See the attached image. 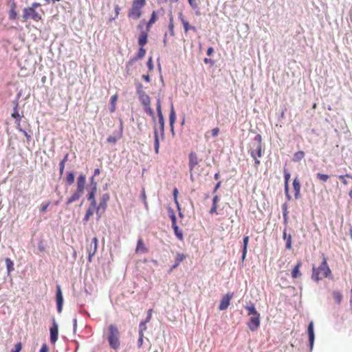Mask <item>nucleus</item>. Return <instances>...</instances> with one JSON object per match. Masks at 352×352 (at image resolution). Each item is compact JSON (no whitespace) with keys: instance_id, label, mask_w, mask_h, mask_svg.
<instances>
[{"instance_id":"1","label":"nucleus","mask_w":352,"mask_h":352,"mask_svg":"<svg viewBox=\"0 0 352 352\" xmlns=\"http://www.w3.org/2000/svg\"><path fill=\"white\" fill-rule=\"evenodd\" d=\"M331 274V271L328 266L327 259L324 254H322V262L318 267H312L311 278L314 280L318 281L324 278L329 277Z\"/></svg>"},{"instance_id":"2","label":"nucleus","mask_w":352,"mask_h":352,"mask_svg":"<svg viewBox=\"0 0 352 352\" xmlns=\"http://www.w3.org/2000/svg\"><path fill=\"white\" fill-rule=\"evenodd\" d=\"M41 6V3L34 2L32 3L31 6L25 8L23 10V21H28V20H33L34 21H39L42 19L41 14H40L36 8Z\"/></svg>"},{"instance_id":"3","label":"nucleus","mask_w":352,"mask_h":352,"mask_svg":"<svg viewBox=\"0 0 352 352\" xmlns=\"http://www.w3.org/2000/svg\"><path fill=\"white\" fill-rule=\"evenodd\" d=\"M108 341L111 348L116 350L120 346V332L115 324H110L108 328Z\"/></svg>"},{"instance_id":"4","label":"nucleus","mask_w":352,"mask_h":352,"mask_svg":"<svg viewBox=\"0 0 352 352\" xmlns=\"http://www.w3.org/2000/svg\"><path fill=\"white\" fill-rule=\"evenodd\" d=\"M254 140L256 142V148L253 149L251 148L249 151L250 155L254 160V166L256 168L258 167L261 164L260 160L257 157H261L263 155V145H262V137L260 134H257Z\"/></svg>"},{"instance_id":"5","label":"nucleus","mask_w":352,"mask_h":352,"mask_svg":"<svg viewBox=\"0 0 352 352\" xmlns=\"http://www.w3.org/2000/svg\"><path fill=\"white\" fill-rule=\"evenodd\" d=\"M146 5V0H133L131 8L129 10L128 16L138 19L142 16V9Z\"/></svg>"},{"instance_id":"6","label":"nucleus","mask_w":352,"mask_h":352,"mask_svg":"<svg viewBox=\"0 0 352 352\" xmlns=\"http://www.w3.org/2000/svg\"><path fill=\"white\" fill-rule=\"evenodd\" d=\"M188 166H189V171H190V180L192 182H194V176L193 174L196 173L198 170V167L199 162L201 161L199 158L198 155L194 152L191 151L188 155Z\"/></svg>"},{"instance_id":"7","label":"nucleus","mask_w":352,"mask_h":352,"mask_svg":"<svg viewBox=\"0 0 352 352\" xmlns=\"http://www.w3.org/2000/svg\"><path fill=\"white\" fill-rule=\"evenodd\" d=\"M98 250V239L94 237L90 245L87 247L88 261L91 262L92 257L96 254Z\"/></svg>"},{"instance_id":"8","label":"nucleus","mask_w":352,"mask_h":352,"mask_svg":"<svg viewBox=\"0 0 352 352\" xmlns=\"http://www.w3.org/2000/svg\"><path fill=\"white\" fill-rule=\"evenodd\" d=\"M260 323V314H257L250 318L248 326L252 331H254L259 327Z\"/></svg>"},{"instance_id":"9","label":"nucleus","mask_w":352,"mask_h":352,"mask_svg":"<svg viewBox=\"0 0 352 352\" xmlns=\"http://www.w3.org/2000/svg\"><path fill=\"white\" fill-rule=\"evenodd\" d=\"M50 342L52 344H55L58 340V326L55 320H53L52 327H50Z\"/></svg>"},{"instance_id":"10","label":"nucleus","mask_w":352,"mask_h":352,"mask_svg":"<svg viewBox=\"0 0 352 352\" xmlns=\"http://www.w3.org/2000/svg\"><path fill=\"white\" fill-rule=\"evenodd\" d=\"M232 298V294L228 293L221 300L219 309L221 311L226 310L230 305V302Z\"/></svg>"},{"instance_id":"11","label":"nucleus","mask_w":352,"mask_h":352,"mask_svg":"<svg viewBox=\"0 0 352 352\" xmlns=\"http://www.w3.org/2000/svg\"><path fill=\"white\" fill-rule=\"evenodd\" d=\"M284 178H285V196L287 199L288 201H290L292 199V196L290 195V194L289 193V179H290V174L289 173L287 170V169H284Z\"/></svg>"},{"instance_id":"12","label":"nucleus","mask_w":352,"mask_h":352,"mask_svg":"<svg viewBox=\"0 0 352 352\" xmlns=\"http://www.w3.org/2000/svg\"><path fill=\"white\" fill-rule=\"evenodd\" d=\"M179 18L183 24L184 32L186 34L188 33L190 30H192L195 32H197L196 28L189 24V23L184 19V16H183L182 12L179 13Z\"/></svg>"},{"instance_id":"13","label":"nucleus","mask_w":352,"mask_h":352,"mask_svg":"<svg viewBox=\"0 0 352 352\" xmlns=\"http://www.w3.org/2000/svg\"><path fill=\"white\" fill-rule=\"evenodd\" d=\"M146 54V50L144 47H140L137 54V57L131 58L126 63V67L132 66L137 59H142Z\"/></svg>"},{"instance_id":"14","label":"nucleus","mask_w":352,"mask_h":352,"mask_svg":"<svg viewBox=\"0 0 352 352\" xmlns=\"http://www.w3.org/2000/svg\"><path fill=\"white\" fill-rule=\"evenodd\" d=\"M84 192L79 191L78 190H76L75 192L72 193V195L67 198L66 201V205H69L72 204L73 202L77 201L79 200V199L82 196Z\"/></svg>"},{"instance_id":"15","label":"nucleus","mask_w":352,"mask_h":352,"mask_svg":"<svg viewBox=\"0 0 352 352\" xmlns=\"http://www.w3.org/2000/svg\"><path fill=\"white\" fill-rule=\"evenodd\" d=\"M56 297V302H57V310L59 313H60L62 311L63 298L60 287L59 285L57 286Z\"/></svg>"},{"instance_id":"16","label":"nucleus","mask_w":352,"mask_h":352,"mask_svg":"<svg viewBox=\"0 0 352 352\" xmlns=\"http://www.w3.org/2000/svg\"><path fill=\"white\" fill-rule=\"evenodd\" d=\"M86 184V176L80 174L77 179L76 190L84 192Z\"/></svg>"},{"instance_id":"17","label":"nucleus","mask_w":352,"mask_h":352,"mask_svg":"<svg viewBox=\"0 0 352 352\" xmlns=\"http://www.w3.org/2000/svg\"><path fill=\"white\" fill-rule=\"evenodd\" d=\"M292 185H293V188H294V197L296 199H298L300 197V188H301L300 182L299 179H298V177H296L294 179Z\"/></svg>"},{"instance_id":"18","label":"nucleus","mask_w":352,"mask_h":352,"mask_svg":"<svg viewBox=\"0 0 352 352\" xmlns=\"http://www.w3.org/2000/svg\"><path fill=\"white\" fill-rule=\"evenodd\" d=\"M307 333L309 336V341L310 344V348L312 349L314 342V322L311 321L309 322L307 328Z\"/></svg>"},{"instance_id":"19","label":"nucleus","mask_w":352,"mask_h":352,"mask_svg":"<svg viewBox=\"0 0 352 352\" xmlns=\"http://www.w3.org/2000/svg\"><path fill=\"white\" fill-rule=\"evenodd\" d=\"M186 258V255L183 253L177 252L175 256V264L170 268L169 272H172L173 269L177 267L179 264Z\"/></svg>"},{"instance_id":"20","label":"nucleus","mask_w":352,"mask_h":352,"mask_svg":"<svg viewBox=\"0 0 352 352\" xmlns=\"http://www.w3.org/2000/svg\"><path fill=\"white\" fill-rule=\"evenodd\" d=\"M97 191V183H94V186H93L91 190L89 192L88 195V199L91 201L90 206L93 207H96V201L95 199V195Z\"/></svg>"},{"instance_id":"21","label":"nucleus","mask_w":352,"mask_h":352,"mask_svg":"<svg viewBox=\"0 0 352 352\" xmlns=\"http://www.w3.org/2000/svg\"><path fill=\"white\" fill-rule=\"evenodd\" d=\"M148 250L144 245V243L143 241V239L142 238H140L138 240L137 246L135 248V252L136 253H146L148 252Z\"/></svg>"},{"instance_id":"22","label":"nucleus","mask_w":352,"mask_h":352,"mask_svg":"<svg viewBox=\"0 0 352 352\" xmlns=\"http://www.w3.org/2000/svg\"><path fill=\"white\" fill-rule=\"evenodd\" d=\"M148 32L147 30L146 31H142L139 37H138V45L140 47H144L148 42Z\"/></svg>"},{"instance_id":"23","label":"nucleus","mask_w":352,"mask_h":352,"mask_svg":"<svg viewBox=\"0 0 352 352\" xmlns=\"http://www.w3.org/2000/svg\"><path fill=\"white\" fill-rule=\"evenodd\" d=\"M302 266V261H298L296 265L294 267V269L292 271V277L293 278H297L298 277H300L302 274L300 272V268Z\"/></svg>"},{"instance_id":"24","label":"nucleus","mask_w":352,"mask_h":352,"mask_svg":"<svg viewBox=\"0 0 352 352\" xmlns=\"http://www.w3.org/2000/svg\"><path fill=\"white\" fill-rule=\"evenodd\" d=\"M219 201V197L218 195H215L212 199V206L209 211L210 214H217V210L218 207V202Z\"/></svg>"},{"instance_id":"25","label":"nucleus","mask_w":352,"mask_h":352,"mask_svg":"<svg viewBox=\"0 0 352 352\" xmlns=\"http://www.w3.org/2000/svg\"><path fill=\"white\" fill-rule=\"evenodd\" d=\"M109 199V195L108 194H104L102 197V200L98 207H96L97 212L102 208L104 210L107 206V202Z\"/></svg>"},{"instance_id":"26","label":"nucleus","mask_w":352,"mask_h":352,"mask_svg":"<svg viewBox=\"0 0 352 352\" xmlns=\"http://www.w3.org/2000/svg\"><path fill=\"white\" fill-rule=\"evenodd\" d=\"M249 242V236H245L243 239V251H242V260L244 261L247 254L248 245Z\"/></svg>"},{"instance_id":"27","label":"nucleus","mask_w":352,"mask_h":352,"mask_svg":"<svg viewBox=\"0 0 352 352\" xmlns=\"http://www.w3.org/2000/svg\"><path fill=\"white\" fill-rule=\"evenodd\" d=\"M118 98V96L117 94H114L113 96H112L111 97V99H110L111 107L109 109L111 113H113L116 109V102H117Z\"/></svg>"},{"instance_id":"28","label":"nucleus","mask_w":352,"mask_h":352,"mask_svg":"<svg viewBox=\"0 0 352 352\" xmlns=\"http://www.w3.org/2000/svg\"><path fill=\"white\" fill-rule=\"evenodd\" d=\"M140 101L143 106H148L151 104V98L150 97L146 94L145 93H142L140 96Z\"/></svg>"},{"instance_id":"29","label":"nucleus","mask_w":352,"mask_h":352,"mask_svg":"<svg viewBox=\"0 0 352 352\" xmlns=\"http://www.w3.org/2000/svg\"><path fill=\"white\" fill-rule=\"evenodd\" d=\"M157 19V17L156 12L153 11L151 14L149 21L147 23V25H146L147 32L150 31V28H151V25L156 22Z\"/></svg>"},{"instance_id":"30","label":"nucleus","mask_w":352,"mask_h":352,"mask_svg":"<svg viewBox=\"0 0 352 352\" xmlns=\"http://www.w3.org/2000/svg\"><path fill=\"white\" fill-rule=\"evenodd\" d=\"M154 139H155V141H154L155 152V153L158 154L159 150H160V140H159L158 132L157 131V130H155V131H154Z\"/></svg>"},{"instance_id":"31","label":"nucleus","mask_w":352,"mask_h":352,"mask_svg":"<svg viewBox=\"0 0 352 352\" xmlns=\"http://www.w3.org/2000/svg\"><path fill=\"white\" fill-rule=\"evenodd\" d=\"M283 239L286 240V248L290 250L292 248V236L291 234H287L286 230L283 232Z\"/></svg>"},{"instance_id":"32","label":"nucleus","mask_w":352,"mask_h":352,"mask_svg":"<svg viewBox=\"0 0 352 352\" xmlns=\"http://www.w3.org/2000/svg\"><path fill=\"white\" fill-rule=\"evenodd\" d=\"M305 157V153L302 151H299L294 154L292 160L294 162H300Z\"/></svg>"},{"instance_id":"33","label":"nucleus","mask_w":352,"mask_h":352,"mask_svg":"<svg viewBox=\"0 0 352 352\" xmlns=\"http://www.w3.org/2000/svg\"><path fill=\"white\" fill-rule=\"evenodd\" d=\"M96 208V207H93L91 206H89V208L86 211V214L84 217L83 220L85 221H87L90 217L93 215L94 210Z\"/></svg>"},{"instance_id":"34","label":"nucleus","mask_w":352,"mask_h":352,"mask_svg":"<svg viewBox=\"0 0 352 352\" xmlns=\"http://www.w3.org/2000/svg\"><path fill=\"white\" fill-rule=\"evenodd\" d=\"M122 127L121 126V131L119 133L118 137H116V136H112V135H110L107 138V142L109 143H111V144H116L117 142V141L121 138L122 137Z\"/></svg>"},{"instance_id":"35","label":"nucleus","mask_w":352,"mask_h":352,"mask_svg":"<svg viewBox=\"0 0 352 352\" xmlns=\"http://www.w3.org/2000/svg\"><path fill=\"white\" fill-rule=\"evenodd\" d=\"M169 120H170V125L173 128V124H174V123H175V122L176 120V115H175V110H174V108H173V105L171 107V110H170V112Z\"/></svg>"},{"instance_id":"36","label":"nucleus","mask_w":352,"mask_h":352,"mask_svg":"<svg viewBox=\"0 0 352 352\" xmlns=\"http://www.w3.org/2000/svg\"><path fill=\"white\" fill-rule=\"evenodd\" d=\"M172 228L174 230L175 234L177 236V238L180 241H183V234L182 230L179 229V227L177 226H174Z\"/></svg>"},{"instance_id":"37","label":"nucleus","mask_w":352,"mask_h":352,"mask_svg":"<svg viewBox=\"0 0 352 352\" xmlns=\"http://www.w3.org/2000/svg\"><path fill=\"white\" fill-rule=\"evenodd\" d=\"M245 309L248 311V314L249 316H256L257 314H260L255 309L254 305L246 306Z\"/></svg>"},{"instance_id":"38","label":"nucleus","mask_w":352,"mask_h":352,"mask_svg":"<svg viewBox=\"0 0 352 352\" xmlns=\"http://www.w3.org/2000/svg\"><path fill=\"white\" fill-rule=\"evenodd\" d=\"M333 297L337 304H340L341 302L342 295L340 292H333Z\"/></svg>"},{"instance_id":"39","label":"nucleus","mask_w":352,"mask_h":352,"mask_svg":"<svg viewBox=\"0 0 352 352\" xmlns=\"http://www.w3.org/2000/svg\"><path fill=\"white\" fill-rule=\"evenodd\" d=\"M158 120H159V124H160V129L162 135H164V120L163 115H158Z\"/></svg>"},{"instance_id":"40","label":"nucleus","mask_w":352,"mask_h":352,"mask_svg":"<svg viewBox=\"0 0 352 352\" xmlns=\"http://www.w3.org/2000/svg\"><path fill=\"white\" fill-rule=\"evenodd\" d=\"M6 264L8 272H11L14 270V263L9 258L6 259Z\"/></svg>"},{"instance_id":"41","label":"nucleus","mask_w":352,"mask_h":352,"mask_svg":"<svg viewBox=\"0 0 352 352\" xmlns=\"http://www.w3.org/2000/svg\"><path fill=\"white\" fill-rule=\"evenodd\" d=\"M145 320L144 322H141L139 325V336H144V331L146 330V324Z\"/></svg>"},{"instance_id":"42","label":"nucleus","mask_w":352,"mask_h":352,"mask_svg":"<svg viewBox=\"0 0 352 352\" xmlns=\"http://www.w3.org/2000/svg\"><path fill=\"white\" fill-rule=\"evenodd\" d=\"M316 177L321 182H326L329 179V175L323 173H317Z\"/></svg>"},{"instance_id":"43","label":"nucleus","mask_w":352,"mask_h":352,"mask_svg":"<svg viewBox=\"0 0 352 352\" xmlns=\"http://www.w3.org/2000/svg\"><path fill=\"white\" fill-rule=\"evenodd\" d=\"M74 175L73 173L69 172L67 174L66 182L68 184L71 185L74 182Z\"/></svg>"},{"instance_id":"44","label":"nucleus","mask_w":352,"mask_h":352,"mask_svg":"<svg viewBox=\"0 0 352 352\" xmlns=\"http://www.w3.org/2000/svg\"><path fill=\"white\" fill-rule=\"evenodd\" d=\"M168 29L171 36H175L173 17L170 16L168 24Z\"/></svg>"},{"instance_id":"45","label":"nucleus","mask_w":352,"mask_h":352,"mask_svg":"<svg viewBox=\"0 0 352 352\" xmlns=\"http://www.w3.org/2000/svg\"><path fill=\"white\" fill-rule=\"evenodd\" d=\"M17 13L15 11L14 8H12L9 12V19L11 20H14L16 18Z\"/></svg>"},{"instance_id":"46","label":"nucleus","mask_w":352,"mask_h":352,"mask_svg":"<svg viewBox=\"0 0 352 352\" xmlns=\"http://www.w3.org/2000/svg\"><path fill=\"white\" fill-rule=\"evenodd\" d=\"M22 349V344L21 342H19L15 344L14 349H12L10 352H20Z\"/></svg>"},{"instance_id":"47","label":"nucleus","mask_w":352,"mask_h":352,"mask_svg":"<svg viewBox=\"0 0 352 352\" xmlns=\"http://www.w3.org/2000/svg\"><path fill=\"white\" fill-rule=\"evenodd\" d=\"M144 110L150 116H153V111L151 108V104H148V106H144Z\"/></svg>"},{"instance_id":"48","label":"nucleus","mask_w":352,"mask_h":352,"mask_svg":"<svg viewBox=\"0 0 352 352\" xmlns=\"http://www.w3.org/2000/svg\"><path fill=\"white\" fill-rule=\"evenodd\" d=\"M157 115L162 114V109H161V102H160V99H158L157 102Z\"/></svg>"},{"instance_id":"49","label":"nucleus","mask_w":352,"mask_h":352,"mask_svg":"<svg viewBox=\"0 0 352 352\" xmlns=\"http://www.w3.org/2000/svg\"><path fill=\"white\" fill-rule=\"evenodd\" d=\"M346 177V174L345 175H339L338 176V178L342 181V184L344 185V186H346L348 184V182L346 181V179H345Z\"/></svg>"},{"instance_id":"50","label":"nucleus","mask_w":352,"mask_h":352,"mask_svg":"<svg viewBox=\"0 0 352 352\" xmlns=\"http://www.w3.org/2000/svg\"><path fill=\"white\" fill-rule=\"evenodd\" d=\"M152 312H153L152 309L148 310V311H147V317L145 319V322H150V320L151 319V317H152Z\"/></svg>"},{"instance_id":"51","label":"nucleus","mask_w":352,"mask_h":352,"mask_svg":"<svg viewBox=\"0 0 352 352\" xmlns=\"http://www.w3.org/2000/svg\"><path fill=\"white\" fill-rule=\"evenodd\" d=\"M20 131L23 133L24 136L26 138V140L28 142H30L31 140V135L25 130L20 129Z\"/></svg>"},{"instance_id":"52","label":"nucleus","mask_w":352,"mask_h":352,"mask_svg":"<svg viewBox=\"0 0 352 352\" xmlns=\"http://www.w3.org/2000/svg\"><path fill=\"white\" fill-rule=\"evenodd\" d=\"M219 133V129L218 127L214 128L211 131V133L213 137L217 136Z\"/></svg>"},{"instance_id":"53","label":"nucleus","mask_w":352,"mask_h":352,"mask_svg":"<svg viewBox=\"0 0 352 352\" xmlns=\"http://www.w3.org/2000/svg\"><path fill=\"white\" fill-rule=\"evenodd\" d=\"M50 206V202L46 204H43L41 208V212H44L47 210L48 206Z\"/></svg>"},{"instance_id":"54","label":"nucleus","mask_w":352,"mask_h":352,"mask_svg":"<svg viewBox=\"0 0 352 352\" xmlns=\"http://www.w3.org/2000/svg\"><path fill=\"white\" fill-rule=\"evenodd\" d=\"M172 227L174 226H177V219L174 213H173L170 216Z\"/></svg>"},{"instance_id":"55","label":"nucleus","mask_w":352,"mask_h":352,"mask_svg":"<svg viewBox=\"0 0 352 352\" xmlns=\"http://www.w3.org/2000/svg\"><path fill=\"white\" fill-rule=\"evenodd\" d=\"M49 349L46 344H43L39 351V352H48Z\"/></svg>"},{"instance_id":"56","label":"nucleus","mask_w":352,"mask_h":352,"mask_svg":"<svg viewBox=\"0 0 352 352\" xmlns=\"http://www.w3.org/2000/svg\"><path fill=\"white\" fill-rule=\"evenodd\" d=\"M147 66L150 70H152L153 69V65L152 62V58H149L148 62H147Z\"/></svg>"},{"instance_id":"57","label":"nucleus","mask_w":352,"mask_h":352,"mask_svg":"<svg viewBox=\"0 0 352 352\" xmlns=\"http://www.w3.org/2000/svg\"><path fill=\"white\" fill-rule=\"evenodd\" d=\"M177 194H178V190L177 189L175 188L174 190H173V196H174V199H175V202L178 204V201H177Z\"/></svg>"},{"instance_id":"58","label":"nucleus","mask_w":352,"mask_h":352,"mask_svg":"<svg viewBox=\"0 0 352 352\" xmlns=\"http://www.w3.org/2000/svg\"><path fill=\"white\" fill-rule=\"evenodd\" d=\"M143 338H144V336H139V338L138 340V345L139 348L142 347V346L143 344Z\"/></svg>"},{"instance_id":"59","label":"nucleus","mask_w":352,"mask_h":352,"mask_svg":"<svg viewBox=\"0 0 352 352\" xmlns=\"http://www.w3.org/2000/svg\"><path fill=\"white\" fill-rule=\"evenodd\" d=\"M59 167H60V175H63V172H64V169H65V164L60 163L59 164Z\"/></svg>"},{"instance_id":"60","label":"nucleus","mask_w":352,"mask_h":352,"mask_svg":"<svg viewBox=\"0 0 352 352\" xmlns=\"http://www.w3.org/2000/svg\"><path fill=\"white\" fill-rule=\"evenodd\" d=\"M214 50L212 47H208L206 52L208 56H211Z\"/></svg>"},{"instance_id":"61","label":"nucleus","mask_w":352,"mask_h":352,"mask_svg":"<svg viewBox=\"0 0 352 352\" xmlns=\"http://www.w3.org/2000/svg\"><path fill=\"white\" fill-rule=\"evenodd\" d=\"M120 8L118 5H116L115 7V12H116V16L117 17L120 14Z\"/></svg>"},{"instance_id":"62","label":"nucleus","mask_w":352,"mask_h":352,"mask_svg":"<svg viewBox=\"0 0 352 352\" xmlns=\"http://www.w3.org/2000/svg\"><path fill=\"white\" fill-rule=\"evenodd\" d=\"M142 78L146 81L147 82H150V76L148 74H144L142 76Z\"/></svg>"},{"instance_id":"63","label":"nucleus","mask_w":352,"mask_h":352,"mask_svg":"<svg viewBox=\"0 0 352 352\" xmlns=\"http://www.w3.org/2000/svg\"><path fill=\"white\" fill-rule=\"evenodd\" d=\"M12 116L13 118H17L19 120H21V117H20V116H19V113L17 111H15L14 113H13L12 114Z\"/></svg>"},{"instance_id":"64","label":"nucleus","mask_w":352,"mask_h":352,"mask_svg":"<svg viewBox=\"0 0 352 352\" xmlns=\"http://www.w3.org/2000/svg\"><path fill=\"white\" fill-rule=\"evenodd\" d=\"M188 1L192 8H197V4L194 3V0H188Z\"/></svg>"}]
</instances>
